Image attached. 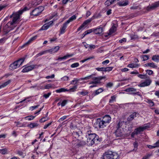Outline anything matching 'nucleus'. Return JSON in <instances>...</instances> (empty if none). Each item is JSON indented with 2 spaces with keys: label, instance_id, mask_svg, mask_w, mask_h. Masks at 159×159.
Instances as JSON below:
<instances>
[{
  "label": "nucleus",
  "instance_id": "obj_2",
  "mask_svg": "<svg viewBox=\"0 0 159 159\" xmlns=\"http://www.w3.org/2000/svg\"><path fill=\"white\" fill-rule=\"evenodd\" d=\"M116 128V129L114 133L116 137H122L124 135V131L129 130V125L124 121H119Z\"/></svg>",
  "mask_w": 159,
  "mask_h": 159
},
{
  "label": "nucleus",
  "instance_id": "obj_62",
  "mask_svg": "<svg viewBox=\"0 0 159 159\" xmlns=\"http://www.w3.org/2000/svg\"><path fill=\"white\" fill-rule=\"evenodd\" d=\"M105 4L107 6H109L111 5L109 0H107L105 3Z\"/></svg>",
  "mask_w": 159,
  "mask_h": 159
},
{
  "label": "nucleus",
  "instance_id": "obj_57",
  "mask_svg": "<svg viewBox=\"0 0 159 159\" xmlns=\"http://www.w3.org/2000/svg\"><path fill=\"white\" fill-rule=\"evenodd\" d=\"M59 49V46H56L54 47L53 48H52V49H53V52L54 53L57 52Z\"/></svg>",
  "mask_w": 159,
  "mask_h": 159
},
{
  "label": "nucleus",
  "instance_id": "obj_50",
  "mask_svg": "<svg viewBox=\"0 0 159 159\" xmlns=\"http://www.w3.org/2000/svg\"><path fill=\"white\" fill-rule=\"evenodd\" d=\"M79 65V63H78L76 62L72 64L71 66V67L72 68H75L78 67Z\"/></svg>",
  "mask_w": 159,
  "mask_h": 159
},
{
  "label": "nucleus",
  "instance_id": "obj_16",
  "mask_svg": "<svg viewBox=\"0 0 159 159\" xmlns=\"http://www.w3.org/2000/svg\"><path fill=\"white\" fill-rule=\"evenodd\" d=\"M117 4L120 7L125 6L128 4V1L127 0H121L118 2Z\"/></svg>",
  "mask_w": 159,
  "mask_h": 159
},
{
  "label": "nucleus",
  "instance_id": "obj_7",
  "mask_svg": "<svg viewBox=\"0 0 159 159\" xmlns=\"http://www.w3.org/2000/svg\"><path fill=\"white\" fill-rule=\"evenodd\" d=\"M44 10V7L43 6H40L36 8L33 10L30 13V16H36L39 15Z\"/></svg>",
  "mask_w": 159,
  "mask_h": 159
},
{
  "label": "nucleus",
  "instance_id": "obj_9",
  "mask_svg": "<svg viewBox=\"0 0 159 159\" xmlns=\"http://www.w3.org/2000/svg\"><path fill=\"white\" fill-rule=\"evenodd\" d=\"M77 88V86L75 85L73 87L70 89H69L68 90L64 88H61L60 89H57L56 90L57 93H61L62 92H64L66 91H70L74 92Z\"/></svg>",
  "mask_w": 159,
  "mask_h": 159
},
{
  "label": "nucleus",
  "instance_id": "obj_59",
  "mask_svg": "<svg viewBox=\"0 0 159 159\" xmlns=\"http://www.w3.org/2000/svg\"><path fill=\"white\" fill-rule=\"evenodd\" d=\"M39 106V105H37L36 106H32L30 107V109L32 111H33L34 109L37 108H38V107Z\"/></svg>",
  "mask_w": 159,
  "mask_h": 159
},
{
  "label": "nucleus",
  "instance_id": "obj_19",
  "mask_svg": "<svg viewBox=\"0 0 159 159\" xmlns=\"http://www.w3.org/2000/svg\"><path fill=\"white\" fill-rule=\"evenodd\" d=\"M144 66L145 67L149 66L153 68H157V66L153 62L146 63L144 64Z\"/></svg>",
  "mask_w": 159,
  "mask_h": 159
},
{
  "label": "nucleus",
  "instance_id": "obj_4",
  "mask_svg": "<svg viewBox=\"0 0 159 159\" xmlns=\"http://www.w3.org/2000/svg\"><path fill=\"white\" fill-rule=\"evenodd\" d=\"M102 158V159H119V156L116 152L109 151L105 152Z\"/></svg>",
  "mask_w": 159,
  "mask_h": 159
},
{
  "label": "nucleus",
  "instance_id": "obj_27",
  "mask_svg": "<svg viewBox=\"0 0 159 159\" xmlns=\"http://www.w3.org/2000/svg\"><path fill=\"white\" fill-rule=\"evenodd\" d=\"M106 78V76H99L98 77H93V80H98L99 81V83H100V81L103 79H105Z\"/></svg>",
  "mask_w": 159,
  "mask_h": 159
},
{
  "label": "nucleus",
  "instance_id": "obj_15",
  "mask_svg": "<svg viewBox=\"0 0 159 159\" xmlns=\"http://www.w3.org/2000/svg\"><path fill=\"white\" fill-rule=\"evenodd\" d=\"M102 120L107 125L110 122L111 118L109 115H107L103 117Z\"/></svg>",
  "mask_w": 159,
  "mask_h": 159
},
{
  "label": "nucleus",
  "instance_id": "obj_45",
  "mask_svg": "<svg viewBox=\"0 0 159 159\" xmlns=\"http://www.w3.org/2000/svg\"><path fill=\"white\" fill-rule=\"evenodd\" d=\"M0 153L2 154H5L7 153V150L6 149H0Z\"/></svg>",
  "mask_w": 159,
  "mask_h": 159
},
{
  "label": "nucleus",
  "instance_id": "obj_48",
  "mask_svg": "<svg viewBox=\"0 0 159 159\" xmlns=\"http://www.w3.org/2000/svg\"><path fill=\"white\" fill-rule=\"evenodd\" d=\"M46 51H42L38 54H37L36 56V57H38L44 54H45L46 53Z\"/></svg>",
  "mask_w": 159,
  "mask_h": 159
},
{
  "label": "nucleus",
  "instance_id": "obj_42",
  "mask_svg": "<svg viewBox=\"0 0 159 159\" xmlns=\"http://www.w3.org/2000/svg\"><path fill=\"white\" fill-rule=\"evenodd\" d=\"M49 27V25L46 24H45L42 27L41 29L42 30H46L48 29Z\"/></svg>",
  "mask_w": 159,
  "mask_h": 159
},
{
  "label": "nucleus",
  "instance_id": "obj_44",
  "mask_svg": "<svg viewBox=\"0 0 159 159\" xmlns=\"http://www.w3.org/2000/svg\"><path fill=\"white\" fill-rule=\"evenodd\" d=\"M35 117V116H26L25 117V119L26 120H33L34 118Z\"/></svg>",
  "mask_w": 159,
  "mask_h": 159
},
{
  "label": "nucleus",
  "instance_id": "obj_37",
  "mask_svg": "<svg viewBox=\"0 0 159 159\" xmlns=\"http://www.w3.org/2000/svg\"><path fill=\"white\" fill-rule=\"evenodd\" d=\"M146 102L148 104L149 106L150 107H152L154 105V102L151 100L147 99L146 101Z\"/></svg>",
  "mask_w": 159,
  "mask_h": 159
},
{
  "label": "nucleus",
  "instance_id": "obj_1",
  "mask_svg": "<svg viewBox=\"0 0 159 159\" xmlns=\"http://www.w3.org/2000/svg\"><path fill=\"white\" fill-rule=\"evenodd\" d=\"M28 7H25L21 10H19L18 12L13 13L10 16V18H12V21H10L7 24L6 27L11 29L15 26V25L18 23L20 19V15L22 14L23 12L25 11L28 10Z\"/></svg>",
  "mask_w": 159,
  "mask_h": 159
},
{
  "label": "nucleus",
  "instance_id": "obj_51",
  "mask_svg": "<svg viewBox=\"0 0 159 159\" xmlns=\"http://www.w3.org/2000/svg\"><path fill=\"white\" fill-rule=\"evenodd\" d=\"M101 14L99 13L98 14L94 15L92 16V17H93V19H94L95 18H98L101 17Z\"/></svg>",
  "mask_w": 159,
  "mask_h": 159
},
{
  "label": "nucleus",
  "instance_id": "obj_18",
  "mask_svg": "<svg viewBox=\"0 0 159 159\" xmlns=\"http://www.w3.org/2000/svg\"><path fill=\"white\" fill-rule=\"evenodd\" d=\"M67 25L68 24L66 22H65L63 24L62 26L60 28V33L61 34H63L65 33V30L67 27Z\"/></svg>",
  "mask_w": 159,
  "mask_h": 159
},
{
  "label": "nucleus",
  "instance_id": "obj_39",
  "mask_svg": "<svg viewBox=\"0 0 159 159\" xmlns=\"http://www.w3.org/2000/svg\"><path fill=\"white\" fill-rule=\"evenodd\" d=\"M79 80V79H78L77 78H75L73 80H72L70 82V84H76L77 83Z\"/></svg>",
  "mask_w": 159,
  "mask_h": 159
},
{
  "label": "nucleus",
  "instance_id": "obj_8",
  "mask_svg": "<svg viewBox=\"0 0 159 159\" xmlns=\"http://www.w3.org/2000/svg\"><path fill=\"white\" fill-rule=\"evenodd\" d=\"M25 67L22 70V72H27L31 71L35 68H37L39 66L37 65H27L25 66Z\"/></svg>",
  "mask_w": 159,
  "mask_h": 159
},
{
  "label": "nucleus",
  "instance_id": "obj_22",
  "mask_svg": "<svg viewBox=\"0 0 159 159\" xmlns=\"http://www.w3.org/2000/svg\"><path fill=\"white\" fill-rule=\"evenodd\" d=\"M147 128V126L143 127H140L135 129V131L138 134H140L141 132H143L144 129Z\"/></svg>",
  "mask_w": 159,
  "mask_h": 159
},
{
  "label": "nucleus",
  "instance_id": "obj_20",
  "mask_svg": "<svg viewBox=\"0 0 159 159\" xmlns=\"http://www.w3.org/2000/svg\"><path fill=\"white\" fill-rule=\"evenodd\" d=\"M37 38V36H35L31 37L27 43H25L24 45L22 46L21 48H23L25 46L29 44L30 43H31L32 41L34 40L35 39H36Z\"/></svg>",
  "mask_w": 159,
  "mask_h": 159
},
{
  "label": "nucleus",
  "instance_id": "obj_52",
  "mask_svg": "<svg viewBox=\"0 0 159 159\" xmlns=\"http://www.w3.org/2000/svg\"><path fill=\"white\" fill-rule=\"evenodd\" d=\"M62 116V117H61V118L58 120V121L59 122H61L63 120H64L65 119L67 116Z\"/></svg>",
  "mask_w": 159,
  "mask_h": 159
},
{
  "label": "nucleus",
  "instance_id": "obj_64",
  "mask_svg": "<svg viewBox=\"0 0 159 159\" xmlns=\"http://www.w3.org/2000/svg\"><path fill=\"white\" fill-rule=\"evenodd\" d=\"M47 118H46L45 117H43L39 121L40 122L42 123V122H44L45 121H47Z\"/></svg>",
  "mask_w": 159,
  "mask_h": 159
},
{
  "label": "nucleus",
  "instance_id": "obj_36",
  "mask_svg": "<svg viewBox=\"0 0 159 159\" xmlns=\"http://www.w3.org/2000/svg\"><path fill=\"white\" fill-rule=\"evenodd\" d=\"M94 58V57L93 56H90V57L88 58L81 60L80 61V62H82V63H84L86 61L93 59Z\"/></svg>",
  "mask_w": 159,
  "mask_h": 159
},
{
  "label": "nucleus",
  "instance_id": "obj_28",
  "mask_svg": "<svg viewBox=\"0 0 159 159\" xmlns=\"http://www.w3.org/2000/svg\"><path fill=\"white\" fill-rule=\"evenodd\" d=\"M73 55V54H71L70 55H67L65 56H64L63 57H59L58 58L57 60H63V59H66L67 58L72 57Z\"/></svg>",
  "mask_w": 159,
  "mask_h": 159
},
{
  "label": "nucleus",
  "instance_id": "obj_13",
  "mask_svg": "<svg viewBox=\"0 0 159 159\" xmlns=\"http://www.w3.org/2000/svg\"><path fill=\"white\" fill-rule=\"evenodd\" d=\"M93 80L91 81L89 83V84H92V85L89 87V88H91L94 87H96L97 86V85L100 84L99 81L97 80Z\"/></svg>",
  "mask_w": 159,
  "mask_h": 159
},
{
  "label": "nucleus",
  "instance_id": "obj_40",
  "mask_svg": "<svg viewBox=\"0 0 159 159\" xmlns=\"http://www.w3.org/2000/svg\"><path fill=\"white\" fill-rule=\"evenodd\" d=\"M92 32H93V29H91L87 30L84 32V36H85L86 35L89 34Z\"/></svg>",
  "mask_w": 159,
  "mask_h": 159
},
{
  "label": "nucleus",
  "instance_id": "obj_26",
  "mask_svg": "<svg viewBox=\"0 0 159 159\" xmlns=\"http://www.w3.org/2000/svg\"><path fill=\"white\" fill-rule=\"evenodd\" d=\"M39 124L35 123H31L28 125L27 126L30 128H33L35 127H37L38 126Z\"/></svg>",
  "mask_w": 159,
  "mask_h": 159
},
{
  "label": "nucleus",
  "instance_id": "obj_55",
  "mask_svg": "<svg viewBox=\"0 0 159 159\" xmlns=\"http://www.w3.org/2000/svg\"><path fill=\"white\" fill-rule=\"evenodd\" d=\"M87 93H88L86 91H82L80 92H79L77 93V94L79 95L81 94L84 96L87 95Z\"/></svg>",
  "mask_w": 159,
  "mask_h": 159
},
{
  "label": "nucleus",
  "instance_id": "obj_14",
  "mask_svg": "<svg viewBox=\"0 0 159 159\" xmlns=\"http://www.w3.org/2000/svg\"><path fill=\"white\" fill-rule=\"evenodd\" d=\"M84 46L86 49H88V50L90 51L92 49H94L95 48V46L94 45H89L87 44L85 42L83 43Z\"/></svg>",
  "mask_w": 159,
  "mask_h": 159
},
{
  "label": "nucleus",
  "instance_id": "obj_58",
  "mask_svg": "<svg viewBox=\"0 0 159 159\" xmlns=\"http://www.w3.org/2000/svg\"><path fill=\"white\" fill-rule=\"evenodd\" d=\"M147 73L149 75H151L153 73V72L152 70H146Z\"/></svg>",
  "mask_w": 159,
  "mask_h": 159
},
{
  "label": "nucleus",
  "instance_id": "obj_49",
  "mask_svg": "<svg viewBox=\"0 0 159 159\" xmlns=\"http://www.w3.org/2000/svg\"><path fill=\"white\" fill-rule=\"evenodd\" d=\"M15 123L16 124V126L18 127H21L24 126L23 124L21 123L20 122L15 121Z\"/></svg>",
  "mask_w": 159,
  "mask_h": 159
},
{
  "label": "nucleus",
  "instance_id": "obj_24",
  "mask_svg": "<svg viewBox=\"0 0 159 159\" xmlns=\"http://www.w3.org/2000/svg\"><path fill=\"white\" fill-rule=\"evenodd\" d=\"M130 92H131V93H130V94H133L140 95V93L139 92H137L136 89L132 88H130Z\"/></svg>",
  "mask_w": 159,
  "mask_h": 159
},
{
  "label": "nucleus",
  "instance_id": "obj_3",
  "mask_svg": "<svg viewBox=\"0 0 159 159\" xmlns=\"http://www.w3.org/2000/svg\"><path fill=\"white\" fill-rule=\"evenodd\" d=\"M87 139V144L89 146H92L94 143H97L99 141L98 136L91 131H88L85 135Z\"/></svg>",
  "mask_w": 159,
  "mask_h": 159
},
{
  "label": "nucleus",
  "instance_id": "obj_29",
  "mask_svg": "<svg viewBox=\"0 0 159 159\" xmlns=\"http://www.w3.org/2000/svg\"><path fill=\"white\" fill-rule=\"evenodd\" d=\"M76 18V16L75 15H74L71 16L69 20H68L66 22L68 24L70 22L72 21L73 20H75Z\"/></svg>",
  "mask_w": 159,
  "mask_h": 159
},
{
  "label": "nucleus",
  "instance_id": "obj_11",
  "mask_svg": "<svg viewBox=\"0 0 159 159\" xmlns=\"http://www.w3.org/2000/svg\"><path fill=\"white\" fill-rule=\"evenodd\" d=\"M93 19L92 17L88 19L85 20L82 24L78 29L77 31H79L81 30L86 25L90 23Z\"/></svg>",
  "mask_w": 159,
  "mask_h": 159
},
{
  "label": "nucleus",
  "instance_id": "obj_56",
  "mask_svg": "<svg viewBox=\"0 0 159 159\" xmlns=\"http://www.w3.org/2000/svg\"><path fill=\"white\" fill-rule=\"evenodd\" d=\"M96 69L98 71L104 72V67H100V68H99V67L96 68Z\"/></svg>",
  "mask_w": 159,
  "mask_h": 159
},
{
  "label": "nucleus",
  "instance_id": "obj_46",
  "mask_svg": "<svg viewBox=\"0 0 159 159\" xmlns=\"http://www.w3.org/2000/svg\"><path fill=\"white\" fill-rule=\"evenodd\" d=\"M11 82V80H9L8 81L5 82L4 83L2 84L3 87L4 88L9 84Z\"/></svg>",
  "mask_w": 159,
  "mask_h": 159
},
{
  "label": "nucleus",
  "instance_id": "obj_43",
  "mask_svg": "<svg viewBox=\"0 0 159 159\" xmlns=\"http://www.w3.org/2000/svg\"><path fill=\"white\" fill-rule=\"evenodd\" d=\"M103 91V90L102 88H100L95 91V95L98 94L100 93H102Z\"/></svg>",
  "mask_w": 159,
  "mask_h": 159
},
{
  "label": "nucleus",
  "instance_id": "obj_30",
  "mask_svg": "<svg viewBox=\"0 0 159 159\" xmlns=\"http://www.w3.org/2000/svg\"><path fill=\"white\" fill-rule=\"evenodd\" d=\"M86 144V143L84 141H80L78 143H77L76 144V145L78 147H80L81 146H83Z\"/></svg>",
  "mask_w": 159,
  "mask_h": 159
},
{
  "label": "nucleus",
  "instance_id": "obj_41",
  "mask_svg": "<svg viewBox=\"0 0 159 159\" xmlns=\"http://www.w3.org/2000/svg\"><path fill=\"white\" fill-rule=\"evenodd\" d=\"M80 133L81 132L80 131L74 132H73V134L75 137L78 138L80 136Z\"/></svg>",
  "mask_w": 159,
  "mask_h": 159
},
{
  "label": "nucleus",
  "instance_id": "obj_61",
  "mask_svg": "<svg viewBox=\"0 0 159 159\" xmlns=\"http://www.w3.org/2000/svg\"><path fill=\"white\" fill-rule=\"evenodd\" d=\"M131 74L136 75L137 74H138L139 73L137 70H134L133 71H131L130 73Z\"/></svg>",
  "mask_w": 159,
  "mask_h": 159
},
{
  "label": "nucleus",
  "instance_id": "obj_25",
  "mask_svg": "<svg viewBox=\"0 0 159 159\" xmlns=\"http://www.w3.org/2000/svg\"><path fill=\"white\" fill-rule=\"evenodd\" d=\"M152 59L155 62H159V55H153L152 57Z\"/></svg>",
  "mask_w": 159,
  "mask_h": 159
},
{
  "label": "nucleus",
  "instance_id": "obj_12",
  "mask_svg": "<svg viewBox=\"0 0 159 159\" xmlns=\"http://www.w3.org/2000/svg\"><path fill=\"white\" fill-rule=\"evenodd\" d=\"M151 82L152 81L150 79H147L144 82L141 83L139 86L141 87L148 86L150 84Z\"/></svg>",
  "mask_w": 159,
  "mask_h": 159
},
{
  "label": "nucleus",
  "instance_id": "obj_31",
  "mask_svg": "<svg viewBox=\"0 0 159 159\" xmlns=\"http://www.w3.org/2000/svg\"><path fill=\"white\" fill-rule=\"evenodd\" d=\"M94 74H92L90 75L87 76V77H85L84 78H81V80H87L90 79L91 78H92V79L93 80V78L94 77L93 76L94 75Z\"/></svg>",
  "mask_w": 159,
  "mask_h": 159
},
{
  "label": "nucleus",
  "instance_id": "obj_33",
  "mask_svg": "<svg viewBox=\"0 0 159 159\" xmlns=\"http://www.w3.org/2000/svg\"><path fill=\"white\" fill-rule=\"evenodd\" d=\"M133 147H134V149L131 151H136L137 149V147L138 146V143L136 141L135 142H134L133 143Z\"/></svg>",
  "mask_w": 159,
  "mask_h": 159
},
{
  "label": "nucleus",
  "instance_id": "obj_6",
  "mask_svg": "<svg viewBox=\"0 0 159 159\" xmlns=\"http://www.w3.org/2000/svg\"><path fill=\"white\" fill-rule=\"evenodd\" d=\"M25 60V58H23L19 59L10 65V66L13 69H15L19 67L22 65Z\"/></svg>",
  "mask_w": 159,
  "mask_h": 159
},
{
  "label": "nucleus",
  "instance_id": "obj_63",
  "mask_svg": "<svg viewBox=\"0 0 159 159\" xmlns=\"http://www.w3.org/2000/svg\"><path fill=\"white\" fill-rule=\"evenodd\" d=\"M51 94V93H48L47 94H45L43 95V97L45 98H47L50 96Z\"/></svg>",
  "mask_w": 159,
  "mask_h": 159
},
{
  "label": "nucleus",
  "instance_id": "obj_60",
  "mask_svg": "<svg viewBox=\"0 0 159 159\" xmlns=\"http://www.w3.org/2000/svg\"><path fill=\"white\" fill-rule=\"evenodd\" d=\"M138 76L139 78L141 79H145L146 78L145 75H141V74L139 75H138Z\"/></svg>",
  "mask_w": 159,
  "mask_h": 159
},
{
  "label": "nucleus",
  "instance_id": "obj_5",
  "mask_svg": "<svg viewBox=\"0 0 159 159\" xmlns=\"http://www.w3.org/2000/svg\"><path fill=\"white\" fill-rule=\"evenodd\" d=\"M95 127L100 129H103L107 125L104 121L101 118H98L95 123L94 124Z\"/></svg>",
  "mask_w": 159,
  "mask_h": 159
},
{
  "label": "nucleus",
  "instance_id": "obj_10",
  "mask_svg": "<svg viewBox=\"0 0 159 159\" xmlns=\"http://www.w3.org/2000/svg\"><path fill=\"white\" fill-rule=\"evenodd\" d=\"M159 7V1L152 3L151 5L148 6L147 7L148 11H150L155 9Z\"/></svg>",
  "mask_w": 159,
  "mask_h": 159
},
{
  "label": "nucleus",
  "instance_id": "obj_23",
  "mask_svg": "<svg viewBox=\"0 0 159 159\" xmlns=\"http://www.w3.org/2000/svg\"><path fill=\"white\" fill-rule=\"evenodd\" d=\"M139 115V113L137 112H134L130 115V121L134 119V118Z\"/></svg>",
  "mask_w": 159,
  "mask_h": 159
},
{
  "label": "nucleus",
  "instance_id": "obj_47",
  "mask_svg": "<svg viewBox=\"0 0 159 159\" xmlns=\"http://www.w3.org/2000/svg\"><path fill=\"white\" fill-rule=\"evenodd\" d=\"M69 80V78L68 76H65L61 78V80L62 81H67Z\"/></svg>",
  "mask_w": 159,
  "mask_h": 159
},
{
  "label": "nucleus",
  "instance_id": "obj_38",
  "mask_svg": "<svg viewBox=\"0 0 159 159\" xmlns=\"http://www.w3.org/2000/svg\"><path fill=\"white\" fill-rule=\"evenodd\" d=\"M139 66V65L136 63H132L130 64V68H135L138 67Z\"/></svg>",
  "mask_w": 159,
  "mask_h": 159
},
{
  "label": "nucleus",
  "instance_id": "obj_53",
  "mask_svg": "<svg viewBox=\"0 0 159 159\" xmlns=\"http://www.w3.org/2000/svg\"><path fill=\"white\" fill-rule=\"evenodd\" d=\"M67 102V101L66 100H64L62 101L61 104V105L62 107L65 106Z\"/></svg>",
  "mask_w": 159,
  "mask_h": 159
},
{
  "label": "nucleus",
  "instance_id": "obj_54",
  "mask_svg": "<svg viewBox=\"0 0 159 159\" xmlns=\"http://www.w3.org/2000/svg\"><path fill=\"white\" fill-rule=\"evenodd\" d=\"M110 61L108 60H106L102 62V64L103 66H106L107 64L109 63Z\"/></svg>",
  "mask_w": 159,
  "mask_h": 159
},
{
  "label": "nucleus",
  "instance_id": "obj_34",
  "mask_svg": "<svg viewBox=\"0 0 159 159\" xmlns=\"http://www.w3.org/2000/svg\"><path fill=\"white\" fill-rule=\"evenodd\" d=\"M141 58L143 59V61H144L149 59V56L148 55H143L141 56Z\"/></svg>",
  "mask_w": 159,
  "mask_h": 159
},
{
  "label": "nucleus",
  "instance_id": "obj_35",
  "mask_svg": "<svg viewBox=\"0 0 159 159\" xmlns=\"http://www.w3.org/2000/svg\"><path fill=\"white\" fill-rule=\"evenodd\" d=\"M113 67H111V66L104 67V72H109V71L112 70V69H113Z\"/></svg>",
  "mask_w": 159,
  "mask_h": 159
},
{
  "label": "nucleus",
  "instance_id": "obj_32",
  "mask_svg": "<svg viewBox=\"0 0 159 159\" xmlns=\"http://www.w3.org/2000/svg\"><path fill=\"white\" fill-rule=\"evenodd\" d=\"M116 97L115 95H114L111 96L110 99L109 101V102L110 103H112L114 102H115L116 99Z\"/></svg>",
  "mask_w": 159,
  "mask_h": 159
},
{
  "label": "nucleus",
  "instance_id": "obj_17",
  "mask_svg": "<svg viewBox=\"0 0 159 159\" xmlns=\"http://www.w3.org/2000/svg\"><path fill=\"white\" fill-rule=\"evenodd\" d=\"M103 31V28L101 27L93 29V32L96 34H100Z\"/></svg>",
  "mask_w": 159,
  "mask_h": 159
},
{
  "label": "nucleus",
  "instance_id": "obj_21",
  "mask_svg": "<svg viewBox=\"0 0 159 159\" xmlns=\"http://www.w3.org/2000/svg\"><path fill=\"white\" fill-rule=\"evenodd\" d=\"M116 30V28L115 26H112L109 30V32L108 33V35H105L106 37H107L108 36L111 35L112 34L114 33Z\"/></svg>",
  "mask_w": 159,
  "mask_h": 159
}]
</instances>
